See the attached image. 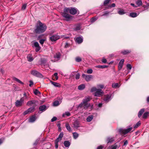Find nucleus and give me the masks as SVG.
<instances>
[{
  "instance_id": "nucleus-8",
  "label": "nucleus",
  "mask_w": 149,
  "mask_h": 149,
  "mask_svg": "<svg viewBox=\"0 0 149 149\" xmlns=\"http://www.w3.org/2000/svg\"><path fill=\"white\" fill-rule=\"evenodd\" d=\"M103 94V91L102 90L99 89L94 93V95L95 96L100 97Z\"/></svg>"
},
{
  "instance_id": "nucleus-11",
  "label": "nucleus",
  "mask_w": 149,
  "mask_h": 149,
  "mask_svg": "<svg viewBox=\"0 0 149 149\" xmlns=\"http://www.w3.org/2000/svg\"><path fill=\"white\" fill-rule=\"evenodd\" d=\"M111 94H107L104 96V101L108 102L111 99Z\"/></svg>"
},
{
  "instance_id": "nucleus-6",
  "label": "nucleus",
  "mask_w": 149,
  "mask_h": 149,
  "mask_svg": "<svg viewBox=\"0 0 149 149\" xmlns=\"http://www.w3.org/2000/svg\"><path fill=\"white\" fill-rule=\"evenodd\" d=\"M62 15L63 17L65 18V19L67 21H69L72 19V16L67 13H62Z\"/></svg>"
},
{
  "instance_id": "nucleus-7",
  "label": "nucleus",
  "mask_w": 149,
  "mask_h": 149,
  "mask_svg": "<svg viewBox=\"0 0 149 149\" xmlns=\"http://www.w3.org/2000/svg\"><path fill=\"white\" fill-rule=\"evenodd\" d=\"M36 104H38V102L37 100H33L29 101L27 103L26 105L27 106H31L33 104L35 106L37 105Z\"/></svg>"
},
{
  "instance_id": "nucleus-15",
  "label": "nucleus",
  "mask_w": 149,
  "mask_h": 149,
  "mask_svg": "<svg viewBox=\"0 0 149 149\" xmlns=\"http://www.w3.org/2000/svg\"><path fill=\"white\" fill-rule=\"evenodd\" d=\"M73 125V127L76 129H77L81 127V125L79 123L77 120L75 121L74 122Z\"/></svg>"
},
{
  "instance_id": "nucleus-39",
  "label": "nucleus",
  "mask_w": 149,
  "mask_h": 149,
  "mask_svg": "<svg viewBox=\"0 0 149 149\" xmlns=\"http://www.w3.org/2000/svg\"><path fill=\"white\" fill-rule=\"evenodd\" d=\"M65 115L67 116H69L70 115V113L69 112H66L64 113L63 114L62 116L64 117Z\"/></svg>"
},
{
  "instance_id": "nucleus-41",
  "label": "nucleus",
  "mask_w": 149,
  "mask_h": 149,
  "mask_svg": "<svg viewBox=\"0 0 149 149\" xmlns=\"http://www.w3.org/2000/svg\"><path fill=\"white\" fill-rule=\"evenodd\" d=\"M35 109V107H32L29 108L28 109L29 113L33 111Z\"/></svg>"
},
{
  "instance_id": "nucleus-12",
  "label": "nucleus",
  "mask_w": 149,
  "mask_h": 149,
  "mask_svg": "<svg viewBox=\"0 0 149 149\" xmlns=\"http://www.w3.org/2000/svg\"><path fill=\"white\" fill-rule=\"evenodd\" d=\"M59 38V37L58 35H53L49 38L50 40L52 42L56 41Z\"/></svg>"
},
{
  "instance_id": "nucleus-57",
  "label": "nucleus",
  "mask_w": 149,
  "mask_h": 149,
  "mask_svg": "<svg viewBox=\"0 0 149 149\" xmlns=\"http://www.w3.org/2000/svg\"><path fill=\"white\" fill-rule=\"evenodd\" d=\"M57 118L56 117H54L51 119V121L52 122H54V121L56 120H57Z\"/></svg>"
},
{
  "instance_id": "nucleus-4",
  "label": "nucleus",
  "mask_w": 149,
  "mask_h": 149,
  "mask_svg": "<svg viewBox=\"0 0 149 149\" xmlns=\"http://www.w3.org/2000/svg\"><path fill=\"white\" fill-rule=\"evenodd\" d=\"M31 73L33 75L38 77L40 78H42L43 77V76L41 73L35 70L31 71Z\"/></svg>"
},
{
  "instance_id": "nucleus-37",
  "label": "nucleus",
  "mask_w": 149,
  "mask_h": 149,
  "mask_svg": "<svg viewBox=\"0 0 149 149\" xmlns=\"http://www.w3.org/2000/svg\"><path fill=\"white\" fill-rule=\"evenodd\" d=\"M13 79L14 80L17 81V82H18V83H19L20 84H23V83L22 81H21L20 80H19V79H17L16 77H14L13 78Z\"/></svg>"
},
{
  "instance_id": "nucleus-14",
  "label": "nucleus",
  "mask_w": 149,
  "mask_h": 149,
  "mask_svg": "<svg viewBox=\"0 0 149 149\" xmlns=\"http://www.w3.org/2000/svg\"><path fill=\"white\" fill-rule=\"evenodd\" d=\"M114 141V137H108L107 138L106 142L107 144L111 143Z\"/></svg>"
},
{
  "instance_id": "nucleus-55",
  "label": "nucleus",
  "mask_w": 149,
  "mask_h": 149,
  "mask_svg": "<svg viewBox=\"0 0 149 149\" xmlns=\"http://www.w3.org/2000/svg\"><path fill=\"white\" fill-rule=\"evenodd\" d=\"M102 61L103 63H106L107 62V60L106 59L103 57L102 60Z\"/></svg>"
},
{
  "instance_id": "nucleus-53",
  "label": "nucleus",
  "mask_w": 149,
  "mask_h": 149,
  "mask_svg": "<svg viewBox=\"0 0 149 149\" xmlns=\"http://www.w3.org/2000/svg\"><path fill=\"white\" fill-rule=\"evenodd\" d=\"M39 140H40V139L39 138L37 139L36 140V141L35 142V143H34L33 145H35V146L37 144H38V143Z\"/></svg>"
},
{
  "instance_id": "nucleus-23",
  "label": "nucleus",
  "mask_w": 149,
  "mask_h": 149,
  "mask_svg": "<svg viewBox=\"0 0 149 149\" xmlns=\"http://www.w3.org/2000/svg\"><path fill=\"white\" fill-rule=\"evenodd\" d=\"M139 14H137L136 13L132 12L130 13L129 16L132 17H136Z\"/></svg>"
},
{
  "instance_id": "nucleus-58",
  "label": "nucleus",
  "mask_w": 149,
  "mask_h": 149,
  "mask_svg": "<svg viewBox=\"0 0 149 149\" xmlns=\"http://www.w3.org/2000/svg\"><path fill=\"white\" fill-rule=\"evenodd\" d=\"M80 74L79 73L77 74L75 76V78L76 79H78L80 77Z\"/></svg>"
},
{
  "instance_id": "nucleus-13",
  "label": "nucleus",
  "mask_w": 149,
  "mask_h": 149,
  "mask_svg": "<svg viewBox=\"0 0 149 149\" xmlns=\"http://www.w3.org/2000/svg\"><path fill=\"white\" fill-rule=\"evenodd\" d=\"M83 38L82 36H81L78 37H77L76 38V42L78 44L81 43L83 41Z\"/></svg>"
},
{
  "instance_id": "nucleus-25",
  "label": "nucleus",
  "mask_w": 149,
  "mask_h": 149,
  "mask_svg": "<svg viewBox=\"0 0 149 149\" xmlns=\"http://www.w3.org/2000/svg\"><path fill=\"white\" fill-rule=\"evenodd\" d=\"M65 127L67 129L68 131L69 132H71L72 131L71 128L68 123H67L66 124Z\"/></svg>"
},
{
  "instance_id": "nucleus-46",
  "label": "nucleus",
  "mask_w": 149,
  "mask_h": 149,
  "mask_svg": "<svg viewBox=\"0 0 149 149\" xmlns=\"http://www.w3.org/2000/svg\"><path fill=\"white\" fill-rule=\"evenodd\" d=\"M97 19V18L96 17H93L91 19V22L93 23Z\"/></svg>"
},
{
  "instance_id": "nucleus-17",
  "label": "nucleus",
  "mask_w": 149,
  "mask_h": 149,
  "mask_svg": "<svg viewBox=\"0 0 149 149\" xmlns=\"http://www.w3.org/2000/svg\"><path fill=\"white\" fill-rule=\"evenodd\" d=\"M124 61V59H122L120 61L118 66V68L119 70H121V69L122 68Z\"/></svg>"
},
{
  "instance_id": "nucleus-44",
  "label": "nucleus",
  "mask_w": 149,
  "mask_h": 149,
  "mask_svg": "<svg viewBox=\"0 0 149 149\" xmlns=\"http://www.w3.org/2000/svg\"><path fill=\"white\" fill-rule=\"evenodd\" d=\"M98 89H97L95 87H93L91 88V92H93L95 91L96 92Z\"/></svg>"
},
{
  "instance_id": "nucleus-20",
  "label": "nucleus",
  "mask_w": 149,
  "mask_h": 149,
  "mask_svg": "<svg viewBox=\"0 0 149 149\" xmlns=\"http://www.w3.org/2000/svg\"><path fill=\"white\" fill-rule=\"evenodd\" d=\"M36 118L35 115H33L30 117L29 122L30 123H33L36 120Z\"/></svg>"
},
{
  "instance_id": "nucleus-36",
  "label": "nucleus",
  "mask_w": 149,
  "mask_h": 149,
  "mask_svg": "<svg viewBox=\"0 0 149 149\" xmlns=\"http://www.w3.org/2000/svg\"><path fill=\"white\" fill-rule=\"evenodd\" d=\"M70 8H65L64 9L63 12L62 13H67L69 12H70Z\"/></svg>"
},
{
  "instance_id": "nucleus-50",
  "label": "nucleus",
  "mask_w": 149,
  "mask_h": 149,
  "mask_svg": "<svg viewBox=\"0 0 149 149\" xmlns=\"http://www.w3.org/2000/svg\"><path fill=\"white\" fill-rule=\"evenodd\" d=\"M61 139H60L58 137V138H57V139L55 140V143H58V142L60 141L61 140Z\"/></svg>"
},
{
  "instance_id": "nucleus-34",
  "label": "nucleus",
  "mask_w": 149,
  "mask_h": 149,
  "mask_svg": "<svg viewBox=\"0 0 149 149\" xmlns=\"http://www.w3.org/2000/svg\"><path fill=\"white\" fill-rule=\"evenodd\" d=\"M73 135L74 139H76L79 136V134L76 132L73 133Z\"/></svg>"
},
{
  "instance_id": "nucleus-30",
  "label": "nucleus",
  "mask_w": 149,
  "mask_h": 149,
  "mask_svg": "<svg viewBox=\"0 0 149 149\" xmlns=\"http://www.w3.org/2000/svg\"><path fill=\"white\" fill-rule=\"evenodd\" d=\"M52 84L54 86L56 87H60V84L54 82L52 81H51Z\"/></svg>"
},
{
  "instance_id": "nucleus-47",
  "label": "nucleus",
  "mask_w": 149,
  "mask_h": 149,
  "mask_svg": "<svg viewBox=\"0 0 149 149\" xmlns=\"http://www.w3.org/2000/svg\"><path fill=\"white\" fill-rule=\"evenodd\" d=\"M93 70L91 69H88L87 71V72L88 74H91L93 72Z\"/></svg>"
},
{
  "instance_id": "nucleus-10",
  "label": "nucleus",
  "mask_w": 149,
  "mask_h": 149,
  "mask_svg": "<svg viewBox=\"0 0 149 149\" xmlns=\"http://www.w3.org/2000/svg\"><path fill=\"white\" fill-rule=\"evenodd\" d=\"M33 46L36 47L35 51L36 52L39 51L41 49V47L39 46L38 43L37 42H34Z\"/></svg>"
},
{
  "instance_id": "nucleus-38",
  "label": "nucleus",
  "mask_w": 149,
  "mask_h": 149,
  "mask_svg": "<svg viewBox=\"0 0 149 149\" xmlns=\"http://www.w3.org/2000/svg\"><path fill=\"white\" fill-rule=\"evenodd\" d=\"M141 124L140 121H138L134 125V128L136 129Z\"/></svg>"
},
{
  "instance_id": "nucleus-24",
  "label": "nucleus",
  "mask_w": 149,
  "mask_h": 149,
  "mask_svg": "<svg viewBox=\"0 0 149 149\" xmlns=\"http://www.w3.org/2000/svg\"><path fill=\"white\" fill-rule=\"evenodd\" d=\"M145 109L144 108H143L141 109V110L139 111V112L138 113V116L139 118H140L142 116V114L144 111Z\"/></svg>"
},
{
  "instance_id": "nucleus-45",
  "label": "nucleus",
  "mask_w": 149,
  "mask_h": 149,
  "mask_svg": "<svg viewBox=\"0 0 149 149\" xmlns=\"http://www.w3.org/2000/svg\"><path fill=\"white\" fill-rule=\"evenodd\" d=\"M127 69L129 70H131L132 68V65L129 64L127 65Z\"/></svg>"
},
{
  "instance_id": "nucleus-40",
  "label": "nucleus",
  "mask_w": 149,
  "mask_h": 149,
  "mask_svg": "<svg viewBox=\"0 0 149 149\" xmlns=\"http://www.w3.org/2000/svg\"><path fill=\"white\" fill-rule=\"evenodd\" d=\"M60 56H61L60 54L59 53H58L56 54L54 56V58H55L59 59L60 58Z\"/></svg>"
},
{
  "instance_id": "nucleus-1",
  "label": "nucleus",
  "mask_w": 149,
  "mask_h": 149,
  "mask_svg": "<svg viewBox=\"0 0 149 149\" xmlns=\"http://www.w3.org/2000/svg\"><path fill=\"white\" fill-rule=\"evenodd\" d=\"M39 25L36 26V29L34 31V32L36 33H43L46 30L47 27L45 24L42 23L40 21H38Z\"/></svg>"
},
{
  "instance_id": "nucleus-61",
  "label": "nucleus",
  "mask_w": 149,
  "mask_h": 149,
  "mask_svg": "<svg viewBox=\"0 0 149 149\" xmlns=\"http://www.w3.org/2000/svg\"><path fill=\"white\" fill-rule=\"evenodd\" d=\"M104 147V146L102 145H100L97 148V149H102Z\"/></svg>"
},
{
  "instance_id": "nucleus-18",
  "label": "nucleus",
  "mask_w": 149,
  "mask_h": 149,
  "mask_svg": "<svg viewBox=\"0 0 149 149\" xmlns=\"http://www.w3.org/2000/svg\"><path fill=\"white\" fill-rule=\"evenodd\" d=\"M117 143H115L113 145H112L111 146H109L108 148V149H116L117 148H119L120 146V144L119 146H118L117 145Z\"/></svg>"
},
{
  "instance_id": "nucleus-32",
  "label": "nucleus",
  "mask_w": 149,
  "mask_h": 149,
  "mask_svg": "<svg viewBox=\"0 0 149 149\" xmlns=\"http://www.w3.org/2000/svg\"><path fill=\"white\" fill-rule=\"evenodd\" d=\"M120 86L119 85L118 83H114L112 84V87L113 88H117L119 87Z\"/></svg>"
},
{
  "instance_id": "nucleus-43",
  "label": "nucleus",
  "mask_w": 149,
  "mask_h": 149,
  "mask_svg": "<svg viewBox=\"0 0 149 149\" xmlns=\"http://www.w3.org/2000/svg\"><path fill=\"white\" fill-rule=\"evenodd\" d=\"M81 27L80 25H77L75 27V29L76 30H79L81 29Z\"/></svg>"
},
{
  "instance_id": "nucleus-59",
  "label": "nucleus",
  "mask_w": 149,
  "mask_h": 149,
  "mask_svg": "<svg viewBox=\"0 0 149 149\" xmlns=\"http://www.w3.org/2000/svg\"><path fill=\"white\" fill-rule=\"evenodd\" d=\"M97 87L99 88H103L104 87V86L102 84H99L97 85Z\"/></svg>"
},
{
  "instance_id": "nucleus-26",
  "label": "nucleus",
  "mask_w": 149,
  "mask_h": 149,
  "mask_svg": "<svg viewBox=\"0 0 149 149\" xmlns=\"http://www.w3.org/2000/svg\"><path fill=\"white\" fill-rule=\"evenodd\" d=\"M149 116V112H146L143 113L142 117L144 119H146Z\"/></svg>"
},
{
  "instance_id": "nucleus-3",
  "label": "nucleus",
  "mask_w": 149,
  "mask_h": 149,
  "mask_svg": "<svg viewBox=\"0 0 149 149\" xmlns=\"http://www.w3.org/2000/svg\"><path fill=\"white\" fill-rule=\"evenodd\" d=\"M132 129V127H130L126 129L120 128L119 130V131L121 134H125L129 132Z\"/></svg>"
},
{
  "instance_id": "nucleus-51",
  "label": "nucleus",
  "mask_w": 149,
  "mask_h": 149,
  "mask_svg": "<svg viewBox=\"0 0 149 149\" xmlns=\"http://www.w3.org/2000/svg\"><path fill=\"white\" fill-rule=\"evenodd\" d=\"M63 132H61L60 134L58 136V137L62 139V138L63 137Z\"/></svg>"
},
{
  "instance_id": "nucleus-60",
  "label": "nucleus",
  "mask_w": 149,
  "mask_h": 149,
  "mask_svg": "<svg viewBox=\"0 0 149 149\" xmlns=\"http://www.w3.org/2000/svg\"><path fill=\"white\" fill-rule=\"evenodd\" d=\"M109 14V12H108V11H106V12H105L104 13V14H103L102 15V16H106V15H108Z\"/></svg>"
},
{
  "instance_id": "nucleus-5",
  "label": "nucleus",
  "mask_w": 149,
  "mask_h": 149,
  "mask_svg": "<svg viewBox=\"0 0 149 149\" xmlns=\"http://www.w3.org/2000/svg\"><path fill=\"white\" fill-rule=\"evenodd\" d=\"M24 99L23 97L21 98L19 100H17L15 102V105L17 107L22 106L24 103Z\"/></svg>"
},
{
  "instance_id": "nucleus-56",
  "label": "nucleus",
  "mask_w": 149,
  "mask_h": 149,
  "mask_svg": "<svg viewBox=\"0 0 149 149\" xmlns=\"http://www.w3.org/2000/svg\"><path fill=\"white\" fill-rule=\"evenodd\" d=\"M26 4H23L22 6V9L23 10H25L26 8Z\"/></svg>"
},
{
  "instance_id": "nucleus-22",
  "label": "nucleus",
  "mask_w": 149,
  "mask_h": 149,
  "mask_svg": "<svg viewBox=\"0 0 149 149\" xmlns=\"http://www.w3.org/2000/svg\"><path fill=\"white\" fill-rule=\"evenodd\" d=\"M65 147L69 148L70 146V143L68 141H65L63 143Z\"/></svg>"
},
{
  "instance_id": "nucleus-29",
  "label": "nucleus",
  "mask_w": 149,
  "mask_h": 149,
  "mask_svg": "<svg viewBox=\"0 0 149 149\" xmlns=\"http://www.w3.org/2000/svg\"><path fill=\"white\" fill-rule=\"evenodd\" d=\"M136 3L138 6H140L142 4V2L141 0H138L136 2Z\"/></svg>"
},
{
  "instance_id": "nucleus-64",
  "label": "nucleus",
  "mask_w": 149,
  "mask_h": 149,
  "mask_svg": "<svg viewBox=\"0 0 149 149\" xmlns=\"http://www.w3.org/2000/svg\"><path fill=\"white\" fill-rule=\"evenodd\" d=\"M69 46V44L67 42H66L65 45V48H67Z\"/></svg>"
},
{
  "instance_id": "nucleus-21",
  "label": "nucleus",
  "mask_w": 149,
  "mask_h": 149,
  "mask_svg": "<svg viewBox=\"0 0 149 149\" xmlns=\"http://www.w3.org/2000/svg\"><path fill=\"white\" fill-rule=\"evenodd\" d=\"M27 60L29 62H31L33 60V58L32 56V55L31 54H29L28 55L27 57Z\"/></svg>"
},
{
  "instance_id": "nucleus-9",
  "label": "nucleus",
  "mask_w": 149,
  "mask_h": 149,
  "mask_svg": "<svg viewBox=\"0 0 149 149\" xmlns=\"http://www.w3.org/2000/svg\"><path fill=\"white\" fill-rule=\"evenodd\" d=\"M82 76L83 77L85 78L86 80L87 81H90L93 78V76L91 75H86L83 74Z\"/></svg>"
},
{
  "instance_id": "nucleus-62",
  "label": "nucleus",
  "mask_w": 149,
  "mask_h": 149,
  "mask_svg": "<svg viewBox=\"0 0 149 149\" xmlns=\"http://www.w3.org/2000/svg\"><path fill=\"white\" fill-rule=\"evenodd\" d=\"M57 75H58V73H55L54 74V76L55 77L56 79V80H57L58 79V77L57 76Z\"/></svg>"
},
{
  "instance_id": "nucleus-42",
  "label": "nucleus",
  "mask_w": 149,
  "mask_h": 149,
  "mask_svg": "<svg viewBox=\"0 0 149 149\" xmlns=\"http://www.w3.org/2000/svg\"><path fill=\"white\" fill-rule=\"evenodd\" d=\"M60 103L59 101H54L53 103V106H56L58 105Z\"/></svg>"
},
{
  "instance_id": "nucleus-33",
  "label": "nucleus",
  "mask_w": 149,
  "mask_h": 149,
  "mask_svg": "<svg viewBox=\"0 0 149 149\" xmlns=\"http://www.w3.org/2000/svg\"><path fill=\"white\" fill-rule=\"evenodd\" d=\"M108 67L107 65H98L96 66V67L99 68H107Z\"/></svg>"
},
{
  "instance_id": "nucleus-27",
  "label": "nucleus",
  "mask_w": 149,
  "mask_h": 149,
  "mask_svg": "<svg viewBox=\"0 0 149 149\" xmlns=\"http://www.w3.org/2000/svg\"><path fill=\"white\" fill-rule=\"evenodd\" d=\"M93 118V115L89 116L86 118L87 121L88 122H90L92 120Z\"/></svg>"
},
{
  "instance_id": "nucleus-19",
  "label": "nucleus",
  "mask_w": 149,
  "mask_h": 149,
  "mask_svg": "<svg viewBox=\"0 0 149 149\" xmlns=\"http://www.w3.org/2000/svg\"><path fill=\"white\" fill-rule=\"evenodd\" d=\"M47 108L46 105H43L40 106L39 107V109L40 111H41L42 112L45 111Z\"/></svg>"
},
{
  "instance_id": "nucleus-2",
  "label": "nucleus",
  "mask_w": 149,
  "mask_h": 149,
  "mask_svg": "<svg viewBox=\"0 0 149 149\" xmlns=\"http://www.w3.org/2000/svg\"><path fill=\"white\" fill-rule=\"evenodd\" d=\"M91 100L89 97L88 96L86 97L82 101L79 105V107H84V109H86L87 108L90 106V104L88 103Z\"/></svg>"
},
{
  "instance_id": "nucleus-49",
  "label": "nucleus",
  "mask_w": 149,
  "mask_h": 149,
  "mask_svg": "<svg viewBox=\"0 0 149 149\" xmlns=\"http://www.w3.org/2000/svg\"><path fill=\"white\" fill-rule=\"evenodd\" d=\"M34 93L36 95H37L38 94H40V92L37 89H35L34 91Z\"/></svg>"
},
{
  "instance_id": "nucleus-54",
  "label": "nucleus",
  "mask_w": 149,
  "mask_h": 149,
  "mask_svg": "<svg viewBox=\"0 0 149 149\" xmlns=\"http://www.w3.org/2000/svg\"><path fill=\"white\" fill-rule=\"evenodd\" d=\"M45 40L44 39H41L40 40L39 42L42 45L43 44Z\"/></svg>"
},
{
  "instance_id": "nucleus-35",
  "label": "nucleus",
  "mask_w": 149,
  "mask_h": 149,
  "mask_svg": "<svg viewBox=\"0 0 149 149\" xmlns=\"http://www.w3.org/2000/svg\"><path fill=\"white\" fill-rule=\"evenodd\" d=\"M118 13L120 15H123L125 13V12L123 10H120L118 11Z\"/></svg>"
},
{
  "instance_id": "nucleus-52",
  "label": "nucleus",
  "mask_w": 149,
  "mask_h": 149,
  "mask_svg": "<svg viewBox=\"0 0 149 149\" xmlns=\"http://www.w3.org/2000/svg\"><path fill=\"white\" fill-rule=\"evenodd\" d=\"M110 0H105L104 2V5H106L109 3Z\"/></svg>"
},
{
  "instance_id": "nucleus-16",
  "label": "nucleus",
  "mask_w": 149,
  "mask_h": 149,
  "mask_svg": "<svg viewBox=\"0 0 149 149\" xmlns=\"http://www.w3.org/2000/svg\"><path fill=\"white\" fill-rule=\"evenodd\" d=\"M77 10L76 8H72L70 9V13L72 15H74L77 13Z\"/></svg>"
},
{
  "instance_id": "nucleus-31",
  "label": "nucleus",
  "mask_w": 149,
  "mask_h": 149,
  "mask_svg": "<svg viewBox=\"0 0 149 149\" xmlns=\"http://www.w3.org/2000/svg\"><path fill=\"white\" fill-rule=\"evenodd\" d=\"M85 88V86L84 84H82L79 85L78 87V89L79 90H83Z\"/></svg>"
},
{
  "instance_id": "nucleus-63",
  "label": "nucleus",
  "mask_w": 149,
  "mask_h": 149,
  "mask_svg": "<svg viewBox=\"0 0 149 149\" xmlns=\"http://www.w3.org/2000/svg\"><path fill=\"white\" fill-rule=\"evenodd\" d=\"M30 84H29V86L30 87H31L32 85L33 84V82L31 81H29Z\"/></svg>"
},
{
  "instance_id": "nucleus-28",
  "label": "nucleus",
  "mask_w": 149,
  "mask_h": 149,
  "mask_svg": "<svg viewBox=\"0 0 149 149\" xmlns=\"http://www.w3.org/2000/svg\"><path fill=\"white\" fill-rule=\"evenodd\" d=\"M131 51L128 50H124L121 52V53L124 55L126 54H127L130 53L131 52Z\"/></svg>"
},
{
  "instance_id": "nucleus-48",
  "label": "nucleus",
  "mask_w": 149,
  "mask_h": 149,
  "mask_svg": "<svg viewBox=\"0 0 149 149\" xmlns=\"http://www.w3.org/2000/svg\"><path fill=\"white\" fill-rule=\"evenodd\" d=\"M76 61L78 62H79L81 61V58L79 57H77L76 58Z\"/></svg>"
}]
</instances>
